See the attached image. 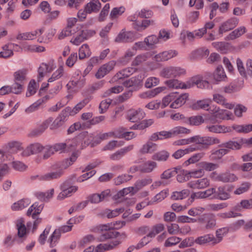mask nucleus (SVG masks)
<instances>
[{
    "label": "nucleus",
    "instance_id": "nucleus-13",
    "mask_svg": "<svg viewBox=\"0 0 252 252\" xmlns=\"http://www.w3.org/2000/svg\"><path fill=\"white\" fill-rule=\"evenodd\" d=\"M44 149V147L38 143L32 144L28 146L22 153L23 157H28L31 155L37 154Z\"/></svg>",
    "mask_w": 252,
    "mask_h": 252
},
{
    "label": "nucleus",
    "instance_id": "nucleus-39",
    "mask_svg": "<svg viewBox=\"0 0 252 252\" xmlns=\"http://www.w3.org/2000/svg\"><path fill=\"white\" fill-rule=\"evenodd\" d=\"M213 240H214V235L208 234L197 237L195 239V242L197 244L202 245L210 242H212L213 244Z\"/></svg>",
    "mask_w": 252,
    "mask_h": 252
},
{
    "label": "nucleus",
    "instance_id": "nucleus-45",
    "mask_svg": "<svg viewBox=\"0 0 252 252\" xmlns=\"http://www.w3.org/2000/svg\"><path fill=\"white\" fill-rule=\"evenodd\" d=\"M120 236V232L118 231H109L102 233L98 238L99 241H105L107 239L116 238Z\"/></svg>",
    "mask_w": 252,
    "mask_h": 252
},
{
    "label": "nucleus",
    "instance_id": "nucleus-50",
    "mask_svg": "<svg viewBox=\"0 0 252 252\" xmlns=\"http://www.w3.org/2000/svg\"><path fill=\"white\" fill-rule=\"evenodd\" d=\"M169 157V154L165 151H161L156 153L152 156L153 160L159 161H166Z\"/></svg>",
    "mask_w": 252,
    "mask_h": 252
},
{
    "label": "nucleus",
    "instance_id": "nucleus-60",
    "mask_svg": "<svg viewBox=\"0 0 252 252\" xmlns=\"http://www.w3.org/2000/svg\"><path fill=\"white\" fill-rule=\"evenodd\" d=\"M131 192L132 193L134 192V187H130L128 188H124L118 192L117 193L114 195V198L115 199H118L124 196L125 195Z\"/></svg>",
    "mask_w": 252,
    "mask_h": 252
},
{
    "label": "nucleus",
    "instance_id": "nucleus-14",
    "mask_svg": "<svg viewBox=\"0 0 252 252\" xmlns=\"http://www.w3.org/2000/svg\"><path fill=\"white\" fill-rule=\"evenodd\" d=\"M194 143L205 145H212L220 143L219 139L214 137H200L199 135L194 136Z\"/></svg>",
    "mask_w": 252,
    "mask_h": 252
},
{
    "label": "nucleus",
    "instance_id": "nucleus-37",
    "mask_svg": "<svg viewBox=\"0 0 252 252\" xmlns=\"http://www.w3.org/2000/svg\"><path fill=\"white\" fill-rule=\"evenodd\" d=\"M219 147L225 148L226 149H231L233 150H237L241 149L242 143L240 142L231 141L224 142L219 145Z\"/></svg>",
    "mask_w": 252,
    "mask_h": 252
},
{
    "label": "nucleus",
    "instance_id": "nucleus-58",
    "mask_svg": "<svg viewBox=\"0 0 252 252\" xmlns=\"http://www.w3.org/2000/svg\"><path fill=\"white\" fill-rule=\"evenodd\" d=\"M133 176L128 174H122L119 176L114 179V183L116 185H120L122 184L126 183L128 181H130Z\"/></svg>",
    "mask_w": 252,
    "mask_h": 252
},
{
    "label": "nucleus",
    "instance_id": "nucleus-34",
    "mask_svg": "<svg viewBox=\"0 0 252 252\" xmlns=\"http://www.w3.org/2000/svg\"><path fill=\"white\" fill-rule=\"evenodd\" d=\"M229 230V228L227 227H222L217 230L216 231V238L214 236L213 245H216L220 242L222 240L223 237L228 232Z\"/></svg>",
    "mask_w": 252,
    "mask_h": 252
},
{
    "label": "nucleus",
    "instance_id": "nucleus-18",
    "mask_svg": "<svg viewBox=\"0 0 252 252\" xmlns=\"http://www.w3.org/2000/svg\"><path fill=\"white\" fill-rule=\"evenodd\" d=\"M188 94H178L174 93L173 102L171 103L170 107L172 108L177 109L184 104L188 98Z\"/></svg>",
    "mask_w": 252,
    "mask_h": 252
},
{
    "label": "nucleus",
    "instance_id": "nucleus-1",
    "mask_svg": "<svg viewBox=\"0 0 252 252\" xmlns=\"http://www.w3.org/2000/svg\"><path fill=\"white\" fill-rule=\"evenodd\" d=\"M78 156L77 153H73L69 158L66 159L63 162L58 170L56 171L46 173L40 176L39 179L40 180L50 181L60 178L63 174V169H65L69 165L72 164L73 163L76 161Z\"/></svg>",
    "mask_w": 252,
    "mask_h": 252
},
{
    "label": "nucleus",
    "instance_id": "nucleus-55",
    "mask_svg": "<svg viewBox=\"0 0 252 252\" xmlns=\"http://www.w3.org/2000/svg\"><path fill=\"white\" fill-rule=\"evenodd\" d=\"M165 229L164 225L162 223H158L154 225L151 231L149 232V236L155 237L158 234L163 231Z\"/></svg>",
    "mask_w": 252,
    "mask_h": 252
},
{
    "label": "nucleus",
    "instance_id": "nucleus-35",
    "mask_svg": "<svg viewBox=\"0 0 252 252\" xmlns=\"http://www.w3.org/2000/svg\"><path fill=\"white\" fill-rule=\"evenodd\" d=\"M153 180L150 177H146L137 180L134 184V192L138 191L144 187L150 184Z\"/></svg>",
    "mask_w": 252,
    "mask_h": 252
},
{
    "label": "nucleus",
    "instance_id": "nucleus-48",
    "mask_svg": "<svg viewBox=\"0 0 252 252\" xmlns=\"http://www.w3.org/2000/svg\"><path fill=\"white\" fill-rule=\"evenodd\" d=\"M232 128L238 132L247 133L252 131V124L233 125Z\"/></svg>",
    "mask_w": 252,
    "mask_h": 252
},
{
    "label": "nucleus",
    "instance_id": "nucleus-64",
    "mask_svg": "<svg viewBox=\"0 0 252 252\" xmlns=\"http://www.w3.org/2000/svg\"><path fill=\"white\" fill-rule=\"evenodd\" d=\"M159 83V79L155 77L148 78L145 82V87L146 88H151L158 85Z\"/></svg>",
    "mask_w": 252,
    "mask_h": 252
},
{
    "label": "nucleus",
    "instance_id": "nucleus-57",
    "mask_svg": "<svg viewBox=\"0 0 252 252\" xmlns=\"http://www.w3.org/2000/svg\"><path fill=\"white\" fill-rule=\"evenodd\" d=\"M168 194V190L164 189L155 195L152 199V203H158L164 199Z\"/></svg>",
    "mask_w": 252,
    "mask_h": 252
},
{
    "label": "nucleus",
    "instance_id": "nucleus-30",
    "mask_svg": "<svg viewBox=\"0 0 252 252\" xmlns=\"http://www.w3.org/2000/svg\"><path fill=\"white\" fill-rule=\"evenodd\" d=\"M213 100L215 102L223 106L226 108L231 109L234 107V105L233 104L227 102L226 99L224 97L220 94H214Z\"/></svg>",
    "mask_w": 252,
    "mask_h": 252
},
{
    "label": "nucleus",
    "instance_id": "nucleus-20",
    "mask_svg": "<svg viewBox=\"0 0 252 252\" xmlns=\"http://www.w3.org/2000/svg\"><path fill=\"white\" fill-rule=\"evenodd\" d=\"M206 129L210 132L215 133H224L231 131L230 127L217 124H209L206 126Z\"/></svg>",
    "mask_w": 252,
    "mask_h": 252
},
{
    "label": "nucleus",
    "instance_id": "nucleus-61",
    "mask_svg": "<svg viewBox=\"0 0 252 252\" xmlns=\"http://www.w3.org/2000/svg\"><path fill=\"white\" fill-rule=\"evenodd\" d=\"M37 88V86L35 81L34 80H32L28 85L26 96L30 97L36 93Z\"/></svg>",
    "mask_w": 252,
    "mask_h": 252
},
{
    "label": "nucleus",
    "instance_id": "nucleus-27",
    "mask_svg": "<svg viewBox=\"0 0 252 252\" xmlns=\"http://www.w3.org/2000/svg\"><path fill=\"white\" fill-rule=\"evenodd\" d=\"M43 208L42 205H38V203L35 202L28 209L27 215L28 216H32L33 219H36L37 216L42 211Z\"/></svg>",
    "mask_w": 252,
    "mask_h": 252
},
{
    "label": "nucleus",
    "instance_id": "nucleus-10",
    "mask_svg": "<svg viewBox=\"0 0 252 252\" xmlns=\"http://www.w3.org/2000/svg\"><path fill=\"white\" fill-rule=\"evenodd\" d=\"M62 192L58 195L57 199L58 200H62L65 197L70 196L73 193L75 192L77 189V186H69L67 182H64L61 187Z\"/></svg>",
    "mask_w": 252,
    "mask_h": 252
},
{
    "label": "nucleus",
    "instance_id": "nucleus-51",
    "mask_svg": "<svg viewBox=\"0 0 252 252\" xmlns=\"http://www.w3.org/2000/svg\"><path fill=\"white\" fill-rule=\"evenodd\" d=\"M229 152V150L225 148H221L212 153L210 158L213 160L220 159L223 156Z\"/></svg>",
    "mask_w": 252,
    "mask_h": 252
},
{
    "label": "nucleus",
    "instance_id": "nucleus-12",
    "mask_svg": "<svg viewBox=\"0 0 252 252\" xmlns=\"http://www.w3.org/2000/svg\"><path fill=\"white\" fill-rule=\"evenodd\" d=\"M188 89L196 85L200 89H208L209 87V83L208 81L203 80L199 76H194L188 81Z\"/></svg>",
    "mask_w": 252,
    "mask_h": 252
},
{
    "label": "nucleus",
    "instance_id": "nucleus-31",
    "mask_svg": "<svg viewBox=\"0 0 252 252\" xmlns=\"http://www.w3.org/2000/svg\"><path fill=\"white\" fill-rule=\"evenodd\" d=\"M101 7V3L98 0H91L85 6V10L88 13L97 12Z\"/></svg>",
    "mask_w": 252,
    "mask_h": 252
},
{
    "label": "nucleus",
    "instance_id": "nucleus-47",
    "mask_svg": "<svg viewBox=\"0 0 252 252\" xmlns=\"http://www.w3.org/2000/svg\"><path fill=\"white\" fill-rule=\"evenodd\" d=\"M64 73L63 65H60L59 68L52 74L51 77L48 80V83L53 82L61 78Z\"/></svg>",
    "mask_w": 252,
    "mask_h": 252
},
{
    "label": "nucleus",
    "instance_id": "nucleus-33",
    "mask_svg": "<svg viewBox=\"0 0 252 252\" xmlns=\"http://www.w3.org/2000/svg\"><path fill=\"white\" fill-rule=\"evenodd\" d=\"M157 150V144L149 141L142 146L139 152L142 154H151L156 151Z\"/></svg>",
    "mask_w": 252,
    "mask_h": 252
},
{
    "label": "nucleus",
    "instance_id": "nucleus-36",
    "mask_svg": "<svg viewBox=\"0 0 252 252\" xmlns=\"http://www.w3.org/2000/svg\"><path fill=\"white\" fill-rule=\"evenodd\" d=\"M157 163L149 160L140 165V171L143 173H150L157 167Z\"/></svg>",
    "mask_w": 252,
    "mask_h": 252
},
{
    "label": "nucleus",
    "instance_id": "nucleus-54",
    "mask_svg": "<svg viewBox=\"0 0 252 252\" xmlns=\"http://www.w3.org/2000/svg\"><path fill=\"white\" fill-rule=\"evenodd\" d=\"M144 42L147 46L152 48L159 42V38L155 35H151L144 39Z\"/></svg>",
    "mask_w": 252,
    "mask_h": 252
},
{
    "label": "nucleus",
    "instance_id": "nucleus-29",
    "mask_svg": "<svg viewBox=\"0 0 252 252\" xmlns=\"http://www.w3.org/2000/svg\"><path fill=\"white\" fill-rule=\"evenodd\" d=\"M14 46H17V44L9 43L4 45L2 47V51L0 52V57L7 58L13 55V49Z\"/></svg>",
    "mask_w": 252,
    "mask_h": 252
},
{
    "label": "nucleus",
    "instance_id": "nucleus-3",
    "mask_svg": "<svg viewBox=\"0 0 252 252\" xmlns=\"http://www.w3.org/2000/svg\"><path fill=\"white\" fill-rule=\"evenodd\" d=\"M190 132V129L180 126L175 127L168 131H162L158 132L159 137H162L163 139L173 137L181 134H189Z\"/></svg>",
    "mask_w": 252,
    "mask_h": 252
},
{
    "label": "nucleus",
    "instance_id": "nucleus-53",
    "mask_svg": "<svg viewBox=\"0 0 252 252\" xmlns=\"http://www.w3.org/2000/svg\"><path fill=\"white\" fill-rule=\"evenodd\" d=\"M77 32V29H71L66 27L59 34L58 38L60 39H63L65 37L71 36Z\"/></svg>",
    "mask_w": 252,
    "mask_h": 252
},
{
    "label": "nucleus",
    "instance_id": "nucleus-56",
    "mask_svg": "<svg viewBox=\"0 0 252 252\" xmlns=\"http://www.w3.org/2000/svg\"><path fill=\"white\" fill-rule=\"evenodd\" d=\"M149 54L145 53L137 56L132 62L133 66H138L146 61L148 59Z\"/></svg>",
    "mask_w": 252,
    "mask_h": 252
},
{
    "label": "nucleus",
    "instance_id": "nucleus-6",
    "mask_svg": "<svg viewBox=\"0 0 252 252\" xmlns=\"http://www.w3.org/2000/svg\"><path fill=\"white\" fill-rule=\"evenodd\" d=\"M206 78L212 80L213 83H218L219 82L224 81L226 78V75L222 67L219 66L213 74L206 73Z\"/></svg>",
    "mask_w": 252,
    "mask_h": 252
},
{
    "label": "nucleus",
    "instance_id": "nucleus-26",
    "mask_svg": "<svg viewBox=\"0 0 252 252\" xmlns=\"http://www.w3.org/2000/svg\"><path fill=\"white\" fill-rule=\"evenodd\" d=\"M212 102V100L211 98H205L197 100L192 105V108L194 110L202 109L208 110L210 104Z\"/></svg>",
    "mask_w": 252,
    "mask_h": 252
},
{
    "label": "nucleus",
    "instance_id": "nucleus-25",
    "mask_svg": "<svg viewBox=\"0 0 252 252\" xmlns=\"http://www.w3.org/2000/svg\"><path fill=\"white\" fill-rule=\"evenodd\" d=\"M133 149V145H130L125 147L116 151L110 155V158L113 160H119L122 158L126 153Z\"/></svg>",
    "mask_w": 252,
    "mask_h": 252
},
{
    "label": "nucleus",
    "instance_id": "nucleus-41",
    "mask_svg": "<svg viewBox=\"0 0 252 252\" xmlns=\"http://www.w3.org/2000/svg\"><path fill=\"white\" fill-rule=\"evenodd\" d=\"M198 166L206 171H212L217 169L219 165L217 164L207 161H201L198 164Z\"/></svg>",
    "mask_w": 252,
    "mask_h": 252
},
{
    "label": "nucleus",
    "instance_id": "nucleus-44",
    "mask_svg": "<svg viewBox=\"0 0 252 252\" xmlns=\"http://www.w3.org/2000/svg\"><path fill=\"white\" fill-rule=\"evenodd\" d=\"M185 122L191 126H198L204 122V119L201 116H194L187 118Z\"/></svg>",
    "mask_w": 252,
    "mask_h": 252
},
{
    "label": "nucleus",
    "instance_id": "nucleus-62",
    "mask_svg": "<svg viewBox=\"0 0 252 252\" xmlns=\"http://www.w3.org/2000/svg\"><path fill=\"white\" fill-rule=\"evenodd\" d=\"M43 103V99H39L25 109V112L29 114L37 110Z\"/></svg>",
    "mask_w": 252,
    "mask_h": 252
},
{
    "label": "nucleus",
    "instance_id": "nucleus-19",
    "mask_svg": "<svg viewBox=\"0 0 252 252\" xmlns=\"http://www.w3.org/2000/svg\"><path fill=\"white\" fill-rule=\"evenodd\" d=\"M145 113L141 109L129 110L127 115L128 120L132 123H135L143 119Z\"/></svg>",
    "mask_w": 252,
    "mask_h": 252
},
{
    "label": "nucleus",
    "instance_id": "nucleus-8",
    "mask_svg": "<svg viewBox=\"0 0 252 252\" xmlns=\"http://www.w3.org/2000/svg\"><path fill=\"white\" fill-rule=\"evenodd\" d=\"M94 32L87 29H83L79 32L75 37H73L70 42L73 44L78 46L82 42L94 34Z\"/></svg>",
    "mask_w": 252,
    "mask_h": 252
},
{
    "label": "nucleus",
    "instance_id": "nucleus-9",
    "mask_svg": "<svg viewBox=\"0 0 252 252\" xmlns=\"http://www.w3.org/2000/svg\"><path fill=\"white\" fill-rule=\"evenodd\" d=\"M16 228L18 231L16 241L19 243H22L26 239L28 235V231L25 225L24 221L22 219L17 220Z\"/></svg>",
    "mask_w": 252,
    "mask_h": 252
},
{
    "label": "nucleus",
    "instance_id": "nucleus-7",
    "mask_svg": "<svg viewBox=\"0 0 252 252\" xmlns=\"http://www.w3.org/2000/svg\"><path fill=\"white\" fill-rule=\"evenodd\" d=\"M56 67L54 60H51L47 63H42L38 69V81H41L46 73L51 72Z\"/></svg>",
    "mask_w": 252,
    "mask_h": 252
},
{
    "label": "nucleus",
    "instance_id": "nucleus-21",
    "mask_svg": "<svg viewBox=\"0 0 252 252\" xmlns=\"http://www.w3.org/2000/svg\"><path fill=\"white\" fill-rule=\"evenodd\" d=\"M178 55V52L174 50H170L163 51L154 57L155 60L157 62H163L167 61Z\"/></svg>",
    "mask_w": 252,
    "mask_h": 252
},
{
    "label": "nucleus",
    "instance_id": "nucleus-17",
    "mask_svg": "<svg viewBox=\"0 0 252 252\" xmlns=\"http://www.w3.org/2000/svg\"><path fill=\"white\" fill-rule=\"evenodd\" d=\"M53 118L49 117L45 120L39 127L33 129L31 131L29 135L30 136L34 137L41 135L48 128L49 125L53 122Z\"/></svg>",
    "mask_w": 252,
    "mask_h": 252
},
{
    "label": "nucleus",
    "instance_id": "nucleus-52",
    "mask_svg": "<svg viewBox=\"0 0 252 252\" xmlns=\"http://www.w3.org/2000/svg\"><path fill=\"white\" fill-rule=\"evenodd\" d=\"M189 194V190L183 189L180 191H174L172 193L171 198L172 200L183 199L187 197Z\"/></svg>",
    "mask_w": 252,
    "mask_h": 252
},
{
    "label": "nucleus",
    "instance_id": "nucleus-4",
    "mask_svg": "<svg viewBox=\"0 0 252 252\" xmlns=\"http://www.w3.org/2000/svg\"><path fill=\"white\" fill-rule=\"evenodd\" d=\"M71 108L66 107L62 111L58 117L54 121L50 126L51 129L57 128L63 125L70 114Z\"/></svg>",
    "mask_w": 252,
    "mask_h": 252
},
{
    "label": "nucleus",
    "instance_id": "nucleus-23",
    "mask_svg": "<svg viewBox=\"0 0 252 252\" xmlns=\"http://www.w3.org/2000/svg\"><path fill=\"white\" fill-rule=\"evenodd\" d=\"M134 40V37L132 32H126L124 30L118 34L115 38L117 42H129Z\"/></svg>",
    "mask_w": 252,
    "mask_h": 252
},
{
    "label": "nucleus",
    "instance_id": "nucleus-5",
    "mask_svg": "<svg viewBox=\"0 0 252 252\" xmlns=\"http://www.w3.org/2000/svg\"><path fill=\"white\" fill-rule=\"evenodd\" d=\"M123 85L133 92L137 91L142 88L143 86L142 77L140 75L132 77L124 81Z\"/></svg>",
    "mask_w": 252,
    "mask_h": 252
},
{
    "label": "nucleus",
    "instance_id": "nucleus-49",
    "mask_svg": "<svg viewBox=\"0 0 252 252\" xmlns=\"http://www.w3.org/2000/svg\"><path fill=\"white\" fill-rule=\"evenodd\" d=\"M124 144V142L122 141L112 140L109 141L104 147V151H112L116 148L122 146Z\"/></svg>",
    "mask_w": 252,
    "mask_h": 252
},
{
    "label": "nucleus",
    "instance_id": "nucleus-38",
    "mask_svg": "<svg viewBox=\"0 0 252 252\" xmlns=\"http://www.w3.org/2000/svg\"><path fill=\"white\" fill-rule=\"evenodd\" d=\"M31 203L30 200L28 198L23 199L14 203L11 206V209L13 211L22 210L27 207Z\"/></svg>",
    "mask_w": 252,
    "mask_h": 252
},
{
    "label": "nucleus",
    "instance_id": "nucleus-46",
    "mask_svg": "<svg viewBox=\"0 0 252 252\" xmlns=\"http://www.w3.org/2000/svg\"><path fill=\"white\" fill-rule=\"evenodd\" d=\"M27 70L26 69L19 70L14 74V80L16 82L24 84L26 80Z\"/></svg>",
    "mask_w": 252,
    "mask_h": 252
},
{
    "label": "nucleus",
    "instance_id": "nucleus-43",
    "mask_svg": "<svg viewBox=\"0 0 252 252\" xmlns=\"http://www.w3.org/2000/svg\"><path fill=\"white\" fill-rule=\"evenodd\" d=\"M91 55V52L87 44H83L79 50V58L83 60Z\"/></svg>",
    "mask_w": 252,
    "mask_h": 252
},
{
    "label": "nucleus",
    "instance_id": "nucleus-59",
    "mask_svg": "<svg viewBox=\"0 0 252 252\" xmlns=\"http://www.w3.org/2000/svg\"><path fill=\"white\" fill-rule=\"evenodd\" d=\"M177 168L168 169L164 171L160 175L162 179H169L171 177L174 176L178 173Z\"/></svg>",
    "mask_w": 252,
    "mask_h": 252
},
{
    "label": "nucleus",
    "instance_id": "nucleus-24",
    "mask_svg": "<svg viewBox=\"0 0 252 252\" xmlns=\"http://www.w3.org/2000/svg\"><path fill=\"white\" fill-rule=\"evenodd\" d=\"M164 84L168 87L171 89H188V81H187L186 83H184L177 79H172L165 81L164 82Z\"/></svg>",
    "mask_w": 252,
    "mask_h": 252
},
{
    "label": "nucleus",
    "instance_id": "nucleus-32",
    "mask_svg": "<svg viewBox=\"0 0 252 252\" xmlns=\"http://www.w3.org/2000/svg\"><path fill=\"white\" fill-rule=\"evenodd\" d=\"M118 134L113 131H110L106 133H99L94 138L93 142L94 143L98 144L101 141L108 139L110 138H117Z\"/></svg>",
    "mask_w": 252,
    "mask_h": 252
},
{
    "label": "nucleus",
    "instance_id": "nucleus-42",
    "mask_svg": "<svg viewBox=\"0 0 252 252\" xmlns=\"http://www.w3.org/2000/svg\"><path fill=\"white\" fill-rule=\"evenodd\" d=\"M207 219L205 228L207 229H213L216 225V216L213 214H207L204 215Z\"/></svg>",
    "mask_w": 252,
    "mask_h": 252
},
{
    "label": "nucleus",
    "instance_id": "nucleus-28",
    "mask_svg": "<svg viewBox=\"0 0 252 252\" xmlns=\"http://www.w3.org/2000/svg\"><path fill=\"white\" fill-rule=\"evenodd\" d=\"M197 150V147L196 146L191 145L185 149L178 150L172 155V157L176 159H179L184 155L193 152Z\"/></svg>",
    "mask_w": 252,
    "mask_h": 252
},
{
    "label": "nucleus",
    "instance_id": "nucleus-22",
    "mask_svg": "<svg viewBox=\"0 0 252 252\" xmlns=\"http://www.w3.org/2000/svg\"><path fill=\"white\" fill-rule=\"evenodd\" d=\"M231 188L226 189L225 186H220L216 189V199L226 200L231 197Z\"/></svg>",
    "mask_w": 252,
    "mask_h": 252
},
{
    "label": "nucleus",
    "instance_id": "nucleus-40",
    "mask_svg": "<svg viewBox=\"0 0 252 252\" xmlns=\"http://www.w3.org/2000/svg\"><path fill=\"white\" fill-rule=\"evenodd\" d=\"M54 193L53 189H51L45 192H38L35 193L37 198L43 201H46L49 200L53 197Z\"/></svg>",
    "mask_w": 252,
    "mask_h": 252
},
{
    "label": "nucleus",
    "instance_id": "nucleus-15",
    "mask_svg": "<svg viewBox=\"0 0 252 252\" xmlns=\"http://www.w3.org/2000/svg\"><path fill=\"white\" fill-rule=\"evenodd\" d=\"M239 23V19L236 17L231 18L223 22L220 27L219 32L220 34L234 29Z\"/></svg>",
    "mask_w": 252,
    "mask_h": 252
},
{
    "label": "nucleus",
    "instance_id": "nucleus-16",
    "mask_svg": "<svg viewBox=\"0 0 252 252\" xmlns=\"http://www.w3.org/2000/svg\"><path fill=\"white\" fill-rule=\"evenodd\" d=\"M116 65L114 61H111L108 63L102 65L98 70L95 76L96 78L100 79L113 69Z\"/></svg>",
    "mask_w": 252,
    "mask_h": 252
},
{
    "label": "nucleus",
    "instance_id": "nucleus-63",
    "mask_svg": "<svg viewBox=\"0 0 252 252\" xmlns=\"http://www.w3.org/2000/svg\"><path fill=\"white\" fill-rule=\"evenodd\" d=\"M181 240V238L176 237L172 236L167 238L164 244V246L165 247H170L175 246L178 244Z\"/></svg>",
    "mask_w": 252,
    "mask_h": 252
},
{
    "label": "nucleus",
    "instance_id": "nucleus-2",
    "mask_svg": "<svg viewBox=\"0 0 252 252\" xmlns=\"http://www.w3.org/2000/svg\"><path fill=\"white\" fill-rule=\"evenodd\" d=\"M73 219H70L67 222V225L62 226L58 229L55 230L48 241L51 248L56 246L60 238L62 233H63L71 230L73 227Z\"/></svg>",
    "mask_w": 252,
    "mask_h": 252
},
{
    "label": "nucleus",
    "instance_id": "nucleus-11",
    "mask_svg": "<svg viewBox=\"0 0 252 252\" xmlns=\"http://www.w3.org/2000/svg\"><path fill=\"white\" fill-rule=\"evenodd\" d=\"M210 180L207 178H203L189 182L187 186L193 189H202L210 186Z\"/></svg>",
    "mask_w": 252,
    "mask_h": 252
}]
</instances>
